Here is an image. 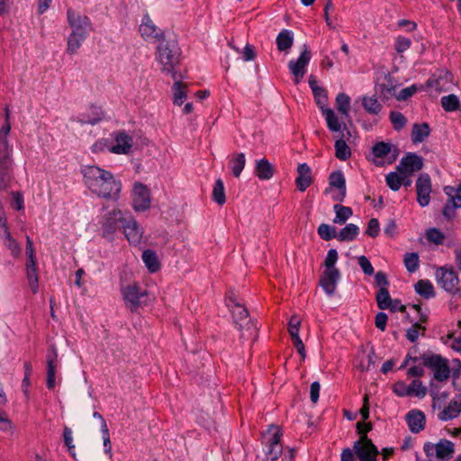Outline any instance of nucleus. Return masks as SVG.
Listing matches in <instances>:
<instances>
[{"label":"nucleus","mask_w":461,"mask_h":461,"mask_svg":"<svg viewBox=\"0 0 461 461\" xmlns=\"http://www.w3.org/2000/svg\"><path fill=\"white\" fill-rule=\"evenodd\" d=\"M444 193L448 200L445 204L442 213L447 220H452L456 216V210L461 208V185L458 187L445 186Z\"/></svg>","instance_id":"nucleus-13"},{"label":"nucleus","mask_w":461,"mask_h":461,"mask_svg":"<svg viewBox=\"0 0 461 461\" xmlns=\"http://www.w3.org/2000/svg\"><path fill=\"white\" fill-rule=\"evenodd\" d=\"M282 431L278 426L271 425L265 436L269 444L267 457L272 461H276L283 452V447L280 443Z\"/></svg>","instance_id":"nucleus-15"},{"label":"nucleus","mask_w":461,"mask_h":461,"mask_svg":"<svg viewBox=\"0 0 461 461\" xmlns=\"http://www.w3.org/2000/svg\"><path fill=\"white\" fill-rule=\"evenodd\" d=\"M351 155V151L344 140L339 139L335 142V156L339 160H347Z\"/></svg>","instance_id":"nucleus-47"},{"label":"nucleus","mask_w":461,"mask_h":461,"mask_svg":"<svg viewBox=\"0 0 461 461\" xmlns=\"http://www.w3.org/2000/svg\"><path fill=\"white\" fill-rule=\"evenodd\" d=\"M420 331H422V334H423L425 331V327H423L421 325V323L417 322V323L413 324L410 329L407 330L406 338L411 342H415L418 339Z\"/></svg>","instance_id":"nucleus-57"},{"label":"nucleus","mask_w":461,"mask_h":461,"mask_svg":"<svg viewBox=\"0 0 461 461\" xmlns=\"http://www.w3.org/2000/svg\"><path fill=\"white\" fill-rule=\"evenodd\" d=\"M406 422L409 429L412 433H419L422 431L426 424V417L423 411L413 409L411 410L405 416Z\"/></svg>","instance_id":"nucleus-23"},{"label":"nucleus","mask_w":461,"mask_h":461,"mask_svg":"<svg viewBox=\"0 0 461 461\" xmlns=\"http://www.w3.org/2000/svg\"><path fill=\"white\" fill-rule=\"evenodd\" d=\"M359 232V229L356 224H347L339 233L338 240L351 241L354 240Z\"/></svg>","instance_id":"nucleus-42"},{"label":"nucleus","mask_w":461,"mask_h":461,"mask_svg":"<svg viewBox=\"0 0 461 461\" xmlns=\"http://www.w3.org/2000/svg\"><path fill=\"white\" fill-rule=\"evenodd\" d=\"M362 105L365 111L372 115H377L383 108V105L375 96H363Z\"/></svg>","instance_id":"nucleus-36"},{"label":"nucleus","mask_w":461,"mask_h":461,"mask_svg":"<svg viewBox=\"0 0 461 461\" xmlns=\"http://www.w3.org/2000/svg\"><path fill=\"white\" fill-rule=\"evenodd\" d=\"M440 104L444 111L447 113L456 112L461 109L460 100L458 96L454 94L442 96Z\"/></svg>","instance_id":"nucleus-33"},{"label":"nucleus","mask_w":461,"mask_h":461,"mask_svg":"<svg viewBox=\"0 0 461 461\" xmlns=\"http://www.w3.org/2000/svg\"><path fill=\"white\" fill-rule=\"evenodd\" d=\"M333 210L336 213L333 221L338 224H344L353 214L350 207L343 206L339 203L335 204Z\"/></svg>","instance_id":"nucleus-38"},{"label":"nucleus","mask_w":461,"mask_h":461,"mask_svg":"<svg viewBox=\"0 0 461 461\" xmlns=\"http://www.w3.org/2000/svg\"><path fill=\"white\" fill-rule=\"evenodd\" d=\"M0 238L4 244L11 250L13 256L17 257L20 254V247L17 241L12 237L9 230H4L0 232Z\"/></svg>","instance_id":"nucleus-44"},{"label":"nucleus","mask_w":461,"mask_h":461,"mask_svg":"<svg viewBox=\"0 0 461 461\" xmlns=\"http://www.w3.org/2000/svg\"><path fill=\"white\" fill-rule=\"evenodd\" d=\"M426 238L429 242L434 243L435 245H441L445 241L444 233L436 228L429 229L426 231Z\"/></svg>","instance_id":"nucleus-54"},{"label":"nucleus","mask_w":461,"mask_h":461,"mask_svg":"<svg viewBox=\"0 0 461 461\" xmlns=\"http://www.w3.org/2000/svg\"><path fill=\"white\" fill-rule=\"evenodd\" d=\"M276 43L279 51L287 54L294 44V32L290 30L283 29L276 36Z\"/></svg>","instance_id":"nucleus-30"},{"label":"nucleus","mask_w":461,"mask_h":461,"mask_svg":"<svg viewBox=\"0 0 461 461\" xmlns=\"http://www.w3.org/2000/svg\"><path fill=\"white\" fill-rule=\"evenodd\" d=\"M429 132L430 129L428 123H415L411 131V140L414 143L422 142L429 135Z\"/></svg>","instance_id":"nucleus-35"},{"label":"nucleus","mask_w":461,"mask_h":461,"mask_svg":"<svg viewBox=\"0 0 461 461\" xmlns=\"http://www.w3.org/2000/svg\"><path fill=\"white\" fill-rule=\"evenodd\" d=\"M180 50L175 41H161L157 47L156 60L160 65V70L176 77V67L179 63Z\"/></svg>","instance_id":"nucleus-3"},{"label":"nucleus","mask_w":461,"mask_h":461,"mask_svg":"<svg viewBox=\"0 0 461 461\" xmlns=\"http://www.w3.org/2000/svg\"><path fill=\"white\" fill-rule=\"evenodd\" d=\"M354 450L360 461H377L378 449L367 437L355 442Z\"/></svg>","instance_id":"nucleus-16"},{"label":"nucleus","mask_w":461,"mask_h":461,"mask_svg":"<svg viewBox=\"0 0 461 461\" xmlns=\"http://www.w3.org/2000/svg\"><path fill=\"white\" fill-rule=\"evenodd\" d=\"M82 173L85 184L92 193L103 198H119L122 183L110 171L96 166H86Z\"/></svg>","instance_id":"nucleus-1"},{"label":"nucleus","mask_w":461,"mask_h":461,"mask_svg":"<svg viewBox=\"0 0 461 461\" xmlns=\"http://www.w3.org/2000/svg\"><path fill=\"white\" fill-rule=\"evenodd\" d=\"M254 174L260 180H269L275 174V167L266 158L256 160Z\"/></svg>","instance_id":"nucleus-29"},{"label":"nucleus","mask_w":461,"mask_h":461,"mask_svg":"<svg viewBox=\"0 0 461 461\" xmlns=\"http://www.w3.org/2000/svg\"><path fill=\"white\" fill-rule=\"evenodd\" d=\"M212 200L217 203L219 205H222L226 202L225 197V189L223 182L221 178L215 181L213 189H212Z\"/></svg>","instance_id":"nucleus-46"},{"label":"nucleus","mask_w":461,"mask_h":461,"mask_svg":"<svg viewBox=\"0 0 461 461\" xmlns=\"http://www.w3.org/2000/svg\"><path fill=\"white\" fill-rule=\"evenodd\" d=\"M391 301L388 289L386 287L379 288L376 294L377 306L382 310L388 309L391 306Z\"/></svg>","instance_id":"nucleus-48"},{"label":"nucleus","mask_w":461,"mask_h":461,"mask_svg":"<svg viewBox=\"0 0 461 461\" xmlns=\"http://www.w3.org/2000/svg\"><path fill=\"white\" fill-rule=\"evenodd\" d=\"M301 320L298 316H292L288 322V331L292 337L294 347L303 358L305 357V348L303 340L299 337Z\"/></svg>","instance_id":"nucleus-25"},{"label":"nucleus","mask_w":461,"mask_h":461,"mask_svg":"<svg viewBox=\"0 0 461 461\" xmlns=\"http://www.w3.org/2000/svg\"><path fill=\"white\" fill-rule=\"evenodd\" d=\"M174 104L181 105L186 98L185 86L179 81H176L173 86Z\"/></svg>","instance_id":"nucleus-52"},{"label":"nucleus","mask_w":461,"mask_h":461,"mask_svg":"<svg viewBox=\"0 0 461 461\" xmlns=\"http://www.w3.org/2000/svg\"><path fill=\"white\" fill-rule=\"evenodd\" d=\"M403 263L410 273L415 272L420 266L419 255L415 252L406 253L404 255Z\"/></svg>","instance_id":"nucleus-50"},{"label":"nucleus","mask_w":461,"mask_h":461,"mask_svg":"<svg viewBox=\"0 0 461 461\" xmlns=\"http://www.w3.org/2000/svg\"><path fill=\"white\" fill-rule=\"evenodd\" d=\"M142 260L150 273H156L160 268V263L156 252L147 249L142 253Z\"/></svg>","instance_id":"nucleus-34"},{"label":"nucleus","mask_w":461,"mask_h":461,"mask_svg":"<svg viewBox=\"0 0 461 461\" xmlns=\"http://www.w3.org/2000/svg\"><path fill=\"white\" fill-rule=\"evenodd\" d=\"M422 166L423 159L421 157L414 153H408L402 158L397 169L402 175H411L412 173L420 170Z\"/></svg>","instance_id":"nucleus-22"},{"label":"nucleus","mask_w":461,"mask_h":461,"mask_svg":"<svg viewBox=\"0 0 461 461\" xmlns=\"http://www.w3.org/2000/svg\"><path fill=\"white\" fill-rule=\"evenodd\" d=\"M58 369L57 352L55 350L52 353H49L47 357V387L49 389H54L56 386V373Z\"/></svg>","instance_id":"nucleus-28"},{"label":"nucleus","mask_w":461,"mask_h":461,"mask_svg":"<svg viewBox=\"0 0 461 461\" xmlns=\"http://www.w3.org/2000/svg\"><path fill=\"white\" fill-rule=\"evenodd\" d=\"M417 90L418 87L415 85L405 87L399 92V94L396 95V98L399 101H405L408 98L411 97L417 92Z\"/></svg>","instance_id":"nucleus-62"},{"label":"nucleus","mask_w":461,"mask_h":461,"mask_svg":"<svg viewBox=\"0 0 461 461\" xmlns=\"http://www.w3.org/2000/svg\"><path fill=\"white\" fill-rule=\"evenodd\" d=\"M393 393L399 397L410 396L408 385L404 382H397L393 386Z\"/></svg>","instance_id":"nucleus-61"},{"label":"nucleus","mask_w":461,"mask_h":461,"mask_svg":"<svg viewBox=\"0 0 461 461\" xmlns=\"http://www.w3.org/2000/svg\"><path fill=\"white\" fill-rule=\"evenodd\" d=\"M298 176L295 179L298 189L302 192L305 191L312 184V170L311 167L306 164H300L297 167Z\"/></svg>","instance_id":"nucleus-27"},{"label":"nucleus","mask_w":461,"mask_h":461,"mask_svg":"<svg viewBox=\"0 0 461 461\" xmlns=\"http://www.w3.org/2000/svg\"><path fill=\"white\" fill-rule=\"evenodd\" d=\"M133 138L125 131H119L114 134V143L108 147V150L114 154L127 155L131 151Z\"/></svg>","instance_id":"nucleus-20"},{"label":"nucleus","mask_w":461,"mask_h":461,"mask_svg":"<svg viewBox=\"0 0 461 461\" xmlns=\"http://www.w3.org/2000/svg\"><path fill=\"white\" fill-rule=\"evenodd\" d=\"M411 45V39L404 36H398L395 40L394 49L398 53H402L407 50Z\"/></svg>","instance_id":"nucleus-60"},{"label":"nucleus","mask_w":461,"mask_h":461,"mask_svg":"<svg viewBox=\"0 0 461 461\" xmlns=\"http://www.w3.org/2000/svg\"><path fill=\"white\" fill-rule=\"evenodd\" d=\"M410 396L423 398L427 394V388L422 384L421 381L415 379L408 384Z\"/></svg>","instance_id":"nucleus-51"},{"label":"nucleus","mask_w":461,"mask_h":461,"mask_svg":"<svg viewBox=\"0 0 461 461\" xmlns=\"http://www.w3.org/2000/svg\"><path fill=\"white\" fill-rule=\"evenodd\" d=\"M313 96L318 107L322 111L326 110L328 104V95L327 92L324 88L320 87L318 89H313Z\"/></svg>","instance_id":"nucleus-53"},{"label":"nucleus","mask_w":461,"mask_h":461,"mask_svg":"<svg viewBox=\"0 0 461 461\" xmlns=\"http://www.w3.org/2000/svg\"><path fill=\"white\" fill-rule=\"evenodd\" d=\"M436 277L438 285L445 291L455 294L459 290V279L456 272L453 268L446 267H439L436 272Z\"/></svg>","instance_id":"nucleus-12"},{"label":"nucleus","mask_w":461,"mask_h":461,"mask_svg":"<svg viewBox=\"0 0 461 461\" xmlns=\"http://www.w3.org/2000/svg\"><path fill=\"white\" fill-rule=\"evenodd\" d=\"M226 304L232 314L235 324L239 326V329L242 330L246 327L249 322L248 310L237 301L233 294L226 298Z\"/></svg>","instance_id":"nucleus-17"},{"label":"nucleus","mask_w":461,"mask_h":461,"mask_svg":"<svg viewBox=\"0 0 461 461\" xmlns=\"http://www.w3.org/2000/svg\"><path fill=\"white\" fill-rule=\"evenodd\" d=\"M72 430L68 427L64 428L63 431V438H64V443L66 447L68 449V452L71 456H75V445L73 444V436H72Z\"/></svg>","instance_id":"nucleus-59"},{"label":"nucleus","mask_w":461,"mask_h":461,"mask_svg":"<svg viewBox=\"0 0 461 461\" xmlns=\"http://www.w3.org/2000/svg\"><path fill=\"white\" fill-rule=\"evenodd\" d=\"M350 97L345 93H339L336 96V108L346 118L349 117Z\"/></svg>","instance_id":"nucleus-37"},{"label":"nucleus","mask_w":461,"mask_h":461,"mask_svg":"<svg viewBox=\"0 0 461 461\" xmlns=\"http://www.w3.org/2000/svg\"><path fill=\"white\" fill-rule=\"evenodd\" d=\"M334 9L331 0H328L324 7V19L327 26L331 30H337L340 26L341 17L338 14L334 15V21L331 20L330 12Z\"/></svg>","instance_id":"nucleus-40"},{"label":"nucleus","mask_w":461,"mask_h":461,"mask_svg":"<svg viewBox=\"0 0 461 461\" xmlns=\"http://www.w3.org/2000/svg\"><path fill=\"white\" fill-rule=\"evenodd\" d=\"M423 364L433 371L434 378L438 382L448 379L450 369L447 359L438 355L423 357Z\"/></svg>","instance_id":"nucleus-9"},{"label":"nucleus","mask_w":461,"mask_h":461,"mask_svg":"<svg viewBox=\"0 0 461 461\" xmlns=\"http://www.w3.org/2000/svg\"><path fill=\"white\" fill-rule=\"evenodd\" d=\"M417 202L421 207L428 206L430 203L432 191L431 179L426 173L420 174L415 184Z\"/></svg>","instance_id":"nucleus-18"},{"label":"nucleus","mask_w":461,"mask_h":461,"mask_svg":"<svg viewBox=\"0 0 461 461\" xmlns=\"http://www.w3.org/2000/svg\"><path fill=\"white\" fill-rule=\"evenodd\" d=\"M230 167L232 175L238 178L240 177L242 170L246 165V157L242 152L234 153L230 158Z\"/></svg>","instance_id":"nucleus-32"},{"label":"nucleus","mask_w":461,"mask_h":461,"mask_svg":"<svg viewBox=\"0 0 461 461\" xmlns=\"http://www.w3.org/2000/svg\"><path fill=\"white\" fill-rule=\"evenodd\" d=\"M324 193L330 195L333 201H344L347 194V187L346 179L341 171H334L330 173L329 176V186L325 189Z\"/></svg>","instance_id":"nucleus-7"},{"label":"nucleus","mask_w":461,"mask_h":461,"mask_svg":"<svg viewBox=\"0 0 461 461\" xmlns=\"http://www.w3.org/2000/svg\"><path fill=\"white\" fill-rule=\"evenodd\" d=\"M379 231L380 227L378 220L375 218L371 219L368 222L366 233L372 238H375L379 234Z\"/></svg>","instance_id":"nucleus-64"},{"label":"nucleus","mask_w":461,"mask_h":461,"mask_svg":"<svg viewBox=\"0 0 461 461\" xmlns=\"http://www.w3.org/2000/svg\"><path fill=\"white\" fill-rule=\"evenodd\" d=\"M391 151V145L385 142H378L373 147V154L376 158H385Z\"/></svg>","instance_id":"nucleus-56"},{"label":"nucleus","mask_w":461,"mask_h":461,"mask_svg":"<svg viewBox=\"0 0 461 461\" xmlns=\"http://www.w3.org/2000/svg\"><path fill=\"white\" fill-rule=\"evenodd\" d=\"M67 20L72 33L87 37L93 31V23L90 18L72 8L67 10Z\"/></svg>","instance_id":"nucleus-5"},{"label":"nucleus","mask_w":461,"mask_h":461,"mask_svg":"<svg viewBox=\"0 0 461 461\" xmlns=\"http://www.w3.org/2000/svg\"><path fill=\"white\" fill-rule=\"evenodd\" d=\"M453 86V76L447 70H440L435 73L426 82V87L434 90L438 94L451 91Z\"/></svg>","instance_id":"nucleus-11"},{"label":"nucleus","mask_w":461,"mask_h":461,"mask_svg":"<svg viewBox=\"0 0 461 461\" xmlns=\"http://www.w3.org/2000/svg\"><path fill=\"white\" fill-rule=\"evenodd\" d=\"M11 131L9 109H5V122L0 129V190L6 189L13 179V145L8 141Z\"/></svg>","instance_id":"nucleus-2"},{"label":"nucleus","mask_w":461,"mask_h":461,"mask_svg":"<svg viewBox=\"0 0 461 461\" xmlns=\"http://www.w3.org/2000/svg\"><path fill=\"white\" fill-rule=\"evenodd\" d=\"M25 266L29 286L32 292L36 294L39 290L36 257L27 258Z\"/></svg>","instance_id":"nucleus-26"},{"label":"nucleus","mask_w":461,"mask_h":461,"mask_svg":"<svg viewBox=\"0 0 461 461\" xmlns=\"http://www.w3.org/2000/svg\"><path fill=\"white\" fill-rule=\"evenodd\" d=\"M407 178L406 175H402L400 172H391L386 175L385 181L387 185L393 190V191H398L402 185V183L403 180Z\"/></svg>","instance_id":"nucleus-45"},{"label":"nucleus","mask_w":461,"mask_h":461,"mask_svg":"<svg viewBox=\"0 0 461 461\" xmlns=\"http://www.w3.org/2000/svg\"><path fill=\"white\" fill-rule=\"evenodd\" d=\"M424 452L428 456H435L438 459H450L454 453V444L447 439H441L438 443H426Z\"/></svg>","instance_id":"nucleus-14"},{"label":"nucleus","mask_w":461,"mask_h":461,"mask_svg":"<svg viewBox=\"0 0 461 461\" xmlns=\"http://www.w3.org/2000/svg\"><path fill=\"white\" fill-rule=\"evenodd\" d=\"M461 412V393L455 397L453 401L439 413L438 417L442 420H449L458 416Z\"/></svg>","instance_id":"nucleus-31"},{"label":"nucleus","mask_w":461,"mask_h":461,"mask_svg":"<svg viewBox=\"0 0 461 461\" xmlns=\"http://www.w3.org/2000/svg\"><path fill=\"white\" fill-rule=\"evenodd\" d=\"M86 38L87 37H85L83 35H78L77 33L70 32L67 42V52L69 55L77 53V51L80 49L82 43L86 41Z\"/></svg>","instance_id":"nucleus-41"},{"label":"nucleus","mask_w":461,"mask_h":461,"mask_svg":"<svg viewBox=\"0 0 461 461\" xmlns=\"http://www.w3.org/2000/svg\"><path fill=\"white\" fill-rule=\"evenodd\" d=\"M132 208L135 212H145L151 204L150 192L147 185L135 182L131 192Z\"/></svg>","instance_id":"nucleus-8"},{"label":"nucleus","mask_w":461,"mask_h":461,"mask_svg":"<svg viewBox=\"0 0 461 461\" xmlns=\"http://www.w3.org/2000/svg\"><path fill=\"white\" fill-rule=\"evenodd\" d=\"M415 291L425 299L433 298L435 296L433 285L429 280L418 281L415 285Z\"/></svg>","instance_id":"nucleus-39"},{"label":"nucleus","mask_w":461,"mask_h":461,"mask_svg":"<svg viewBox=\"0 0 461 461\" xmlns=\"http://www.w3.org/2000/svg\"><path fill=\"white\" fill-rule=\"evenodd\" d=\"M125 238L131 244L137 245L141 241L143 230L137 221L131 215L127 216L122 227Z\"/></svg>","instance_id":"nucleus-21"},{"label":"nucleus","mask_w":461,"mask_h":461,"mask_svg":"<svg viewBox=\"0 0 461 461\" xmlns=\"http://www.w3.org/2000/svg\"><path fill=\"white\" fill-rule=\"evenodd\" d=\"M126 217L127 216L118 209H113L105 213L101 222L103 236L107 239H112L113 234L118 230L122 229Z\"/></svg>","instance_id":"nucleus-6"},{"label":"nucleus","mask_w":461,"mask_h":461,"mask_svg":"<svg viewBox=\"0 0 461 461\" xmlns=\"http://www.w3.org/2000/svg\"><path fill=\"white\" fill-rule=\"evenodd\" d=\"M318 234L324 240H330L334 238L338 239V233L335 227L326 223H321L318 227Z\"/></svg>","instance_id":"nucleus-49"},{"label":"nucleus","mask_w":461,"mask_h":461,"mask_svg":"<svg viewBox=\"0 0 461 461\" xmlns=\"http://www.w3.org/2000/svg\"><path fill=\"white\" fill-rule=\"evenodd\" d=\"M121 294L126 307L131 312H136L139 308L147 304L145 298L148 296V293L141 290L136 283L122 286Z\"/></svg>","instance_id":"nucleus-4"},{"label":"nucleus","mask_w":461,"mask_h":461,"mask_svg":"<svg viewBox=\"0 0 461 461\" xmlns=\"http://www.w3.org/2000/svg\"><path fill=\"white\" fill-rule=\"evenodd\" d=\"M140 36L147 41H161L163 40V32L155 25L149 14H145L139 27Z\"/></svg>","instance_id":"nucleus-19"},{"label":"nucleus","mask_w":461,"mask_h":461,"mask_svg":"<svg viewBox=\"0 0 461 461\" xmlns=\"http://www.w3.org/2000/svg\"><path fill=\"white\" fill-rule=\"evenodd\" d=\"M390 121L396 131L402 129L407 122L406 117L402 113L395 111L390 113Z\"/></svg>","instance_id":"nucleus-55"},{"label":"nucleus","mask_w":461,"mask_h":461,"mask_svg":"<svg viewBox=\"0 0 461 461\" xmlns=\"http://www.w3.org/2000/svg\"><path fill=\"white\" fill-rule=\"evenodd\" d=\"M358 265L366 275L371 276L374 274V267L368 258L365 256L357 258Z\"/></svg>","instance_id":"nucleus-63"},{"label":"nucleus","mask_w":461,"mask_h":461,"mask_svg":"<svg viewBox=\"0 0 461 461\" xmlns=\"http://www.w3.org/2000/svg\"><path fill=\"white\" fill-rule=\"evenodd\" d=\"M338 258L339 256L337 250L334 249H330L324 261L325 270H339L335 267Z\"/></svg>","instance_id":"nucleus-58"},{"label":"nucleus","mask_w":461,"mask_h":461,"mask_svg":"<svg viewBox=\"0 0 461 461\" xmlns=\"http://www.w3.org/2000/svg\"><path fill=\"white\" fill-rule=\"evenodd\" d=\"M322 114L325 117L327 126L330 131L333 132L340 131L341 123L333 110L327 108L326 110L322 111Z\"/></svg>","instance_id":"nucleus-43"},{"label":"nucleus","mask_w":461,"mask_h":461,"mask_svg":"<svg viewBox=\"0 0 461 461\" xmlns=\"http://www.w3.org/2000/svg\"><path fill=\"white\" fill-rule=\"evenodd\" d=\"M312 59V53L309 48L304 44L303 50L297 59H292L288 62V68L294 77V83L297 85L303 79L306 73L307 66Z\"/></svg>","instance_id":"nucleus-10"},{"label":"nucleus","mask_w":461,"mask_h":461,"mask_svg":"<svg viewBox=\"0 0 461 461\" xmlns=\"http://www.w3.org/2000/svg\"><path fill=\"white\" fill-rule=\"evenodd\" d=\"M339 277V270H324L322 273L320 285L328 295H332L335 293Z\"/></svg>","instance_id":"nucleus-24"}]
</instances>
